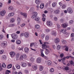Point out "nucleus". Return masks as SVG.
Returning a JSON list of instances; mask_svg holds the SVG:
<instances>
[{"mask_svg":"<svg viewBox=\"0 0 74 74\" xmlns=\"http://www.w3.org/2000/svg\"><path fill=\"white\" fill-rule=\"evenodd\" d=\"M11 36L13 39L16 40L18 38V36L16 34H11Z\"/></svg>","mask_w":74,"mask_h":74,"instance_id":"obj_1","label":"nucleus"},{"mask_svg":"<svg viewBox=\"0 0 74 74\" xmlns=\"http://www.w3.org/2000/svg\"><path fill=\"white\" fill-rule=\"evenodd\" d=\"M6 13V11L4 10H3L0 12V15L2 16H4V15Z\"/></svg>","mask_w":74,"mask_h":74,"instance_id":"obj_2","label":"nucleus"},{"mask_svg":"<svg viewBox=\"0 0 74 74\" xmlns=\"http://www.w3.org/2000/svg\"><path fill=\"white\" fill-rule=\"evenodd\" d=\"M66 30L65 29H62L61 30H60V32H62L63 34H66H66H68L69 35L70 34V33H66Z\"/></svg>","mask_w":74,"mask_h":74,"instance_id":"obj_3","label":"nucleus"},{"mask_svg":"<svg viewBox=\"0 0 74 74\" xmlns=\"http://www.w3.org/2000/svg\"><path fill=\"white\" fill-rule=\"evenodd\" d=\"M42 48L43 49H46V48H48L49 47V45H48L47 44H43L42 45Z\"/></svg>","mask_w":74,"mask_h":74,"instance_id":"obj_4","label":"nucleus"},{"mask_svg":"<svg viewBox=\"0 0 74 74\" xmlns=\"http://www.w3.org/2000/svg\"><path fill=\"white\" fill-rule=\"evenodd\" d=\"M67 11L69 12V13H70V14H71L72 13H73V10H72V9H71L70 8H67Z\"/></svg>","mask_w":74,"mask_h":74,"instance_id":"obj_5","label":"nucleus"},{"mask_svg":"<svg viewBox=\"0 0 74 74\" xmlns=\"http://www.w3.org/2000/svg\"><path fill=\"white\" fill-rule=\"evenodd\" d=\"M36 63H41V58L40 57H38V58H37Z\"/></svg>","mask_w":74,"mask_h":74,"instance_id":"obj_6","label":"nucleus"},{"mask_svg":"<svg viewBox=\"0 0 74 74\" xmlns=\"http://www.w3.org/2000/svg\"><path fill=\"white\" fill-rule=\"evenodd\" d=\"M47 25L48 26H49V27H51V26H52V22L49 21H48L47 22Z\"/></svg>","mask_w":74,"mask_h":74,"instance_id":"obj_7","label":"nucleus"},{"mask_svg":"<svg viewBox=\"0 0 74 74\" xmlns=\"http://www.w3.org/2000/svg\"><path fill=\"white\" fill-rule=\"evenodd\" d=\"M10 54L11 57H14L16 53L14 51H12L10 53Z\"/></svg>","mask_w":74,"mask_h":74,"instance_id":"obj_8","label":"nucleus"},{"mask_svg":"<svg viewBox=\"0 0 74 74\" xmlns=\"http://www.w3.org/2000/svg\"><path fill=\"white\" fill-rule=\"evenodd\" d=\"M54 41L55 43H58L60 42V39L59 38H57L54 39Z\"/></svg>","mask_w":74,"mask_h":74,"instance_id":"obj_9","label":"nucleus"},{"mask_svg":"<svg viewBox=\"0 0 74 74\" xmlns=\"http://www.w3.org/2000/svg\"><path fill=\"white\" fill-rule=\"evenodd\" d=\"M69 25L67 23H65L63 24H62V27L63 28H66V27H67Z\"/></svg>","mask_w":74,"mask_h":74,"instance_id":"obj_10","label":"nucleus"},{"mask_svg":"<svg viewBox=\"0 0 74 74\" xmlns=\"http://www.w3.org/2000/svg\"><path fill=\"white\" fill-rule=\"evenodd\" d=\"M24 37L26 38H28L29 37V34L27 32H25L24 33Z\"/></svg>","mask_w":74,"mask_h":74,"instance_id":"obj_11","label":"nucleus"},{"mask_svg":"<svg viewBox=\"0 0 74 74\" xmlns=\"http://www.w3.org/2000/svg\"><path fill=\"white\" fill-rule=\"evenodd\" d=\"M40 56L42 57H44L45 56L44 55V53H43V51H44L43 49H40Z\"/></svg>","mask_w":74,"mask_h":74,"instance_id":"obj_12","label":"nucleus"},{"mask_svg":"<svg viewBox=\"0 0 74 74\" xmlns=\"http://www.w3.org/2000/svg\"><path fill=\"white\" fill-rule=\"evenodd\" d=\"M54 13H55L56 14H58L60 13V10L57 9L56 10H54Z\"/></svg>","mask_w":74,"mask_h":74,"instance_id":"obj_13","label":"nucleus"},{"mask_svg":"<svg viewBox=\"0 0 74 74\" xmlns=\"http://www.w3.org/2000/svg\"><path fill=\"white\" fill-rule=\"evenodd\" d=\"M21 65L23 67H26V66H27V64H26L25 63H21Z\"/></svg>","mask_w":74,"mask_h":74,"instance_id":"obj_14","label":"nucleus"},{"mask_svg":"<svg viewBox=\"0 0 74 74\" xmlns=\"http://www.w3.org/2000/svg\"><path fill=\"white\" fill-rule=\"evenodd\" d=\"M20 14L21 15H23V16H25V18L27 17V14H26L25 13H23L22 12H21L20 13Z\"/></svg>","mask_w":74,"mask_h":74,"instance_id":"obj_15","label":"nucleus"},{"mask_svg":"<svg viewBox=\"0 0 74 74\" xmlns=\"http://www.w3.org/2000/svg\"><path fill=\"white\" fill-rule=\"evenodd\" d=\"M20 56V54L19 53H18L16 54V60H19V58Z\"/></svg>","mask_w":74,"mask_h":74,"instance_id":"obj_16","label":"nucleus"},{"mask_svg":"<svg viewBox=\"0 0 74 74\" xmlns=\"http://www.w3.org/2000/svg\"><path fill=\"white\" fill-rule=\"evenodd\" d=\"M51 34L53 36H56V32L55 31H52L51 32Z\"/></svg>","mask_w":74,"mask_h":74,"instance_id":"obj_17","label":"nucleus"},{"mask_svg":"<svg viewBox=\"0 0 74 74\" xmlns=\"http://www.w3.org/2000/svg\"><path fill=\"white\" fill-rule=\"evenodd\" d=\"M46 49V51H45V54L47 55H48L49 53V50L47 49Z\"/></svg>","mask_w":74,"mask_h":74,"instance_id":"obj_18","label":"nucleus"},{"mask_svg":"<svg viewBox=\"0 0 74 74\" xmlns=\"http://www.w3.org/2000/svg\"><path fill=\"white\" fill-rule=\"evenodd\" d=\"M63 48H65V50L66 51H69V47L65 45L63 46Z\"/></svg>","mask_w":74,"mask_h":74,"instance_id":"obj_19","label":"nucleus"},{"mask_svg":"<svg viewBox=\"0 0 74 74\" xmlns=\"http://www.w3.org/2000/svg\"><path fill=\"white\" fill-rule=\"evenodd\" d=\"M49 36H47L45 37V40L46 41H48L49 40Z\"/></svg>","mask_w":74,"mask_h":74,"instance_id":"obj_20","label":"nucleus"},{"mask_svg":"<svg viewBox=\"0 0 74 74\" xmlns=\"http://www.w3.org/2000/svg\"><path fill=\"white\" fill-rule=\"evenodd\" d=\"M61 42H62V44H66L67 43V41L64 39H62L61 40Z\"/></svg>","mask_w":74,"mask_h":74,"instance_id":"obj_21","label":"nucleus"},{"mask_svg":"<svg viewBox=\"0 0 74 74\" xmlns=\"http://www.w3.org/2000/svg\"><path fill=\"white\" fill-rule=\"evenodd\" d=\"M12 65L11 64H9L7 66V68L8 69H11L12 67Z\"/></svg>","mask_w":74,"mask_h":74,"instance_id":"obj_22","label":"nucleus"},{"mask_svg":"<svg viewBox=\"0 0 74 74\" xmlns=\"http://www.w3.org/2000/svg\"><path fill=\"white\" fill-rule=\"evenodd\" d=\"M56 5H57V3L56 2H54L52 3V6H53V7H55L56 6Z\"/></svg>","mask_w":74,"mask_h":74,"instance_id":"obj_23","label":"nucleus"},{"mask_svg":"<svg viewBox=\"0 0 74 74\" xmlns=\"http://www.w3.org/2000/svg\"><path fill=\"white\" fill-rule=\"evenodd\" d=\"M24 51L25 52H27L28 51H29V49L27 47L25 48L24 49Z\"/></svg>","mask_w":74,"mask_h":74,"instance_id":"obj_24","label":"nucleus"},{"mask_svg":"<svg viewBox=\"0 0 74 74\" xmlns=\"http://www.w3.org/2000/svg\"><path fill=\"white\" fill-rule=\"evenodd\" d=\"M60 48H61V46L60 45H58L57 46L56 49L57 50H59L60 49Z\"/></svg>","mask_w":74,"mask_h":74,"instance_id":"obj_25","label":"nucleus"},{"mask_svg":"<svg viewBox=\"0 0 74 74\" xmlns=\"http://www.w3.org/2000/svg\"><path fill=\"white\" fill-rule=\"evenodd\" d=\"M24 59V57H23V55H21L19 58L20 60H23Z\"/></svg>","mask_w":74,"mask_h":74,"instance_id":"obj_26","label":"nucleus"},{"mask_svg":"<svg viewBox=\"0 0 74 74\" xmlns=\"http://www.w3.org/2000/svg\"><path fill=\"white\" fill-rule=\"evenodd\" d=\"M6 45H7V44L5 43H2L1 44V46L2 47H5Z\"/></svg>","mask_w":74,"mask_h":74,"instance_id":"obj_27","label":"nucleus"},{"mask_svg":"<svg viewBox=\"0 0 74 74\" xmlns=\"http://www.w3.org/2000/svg\"><path fill=\"white\" fill-rule=\"evenodd\" d=\"M16 43L17 44H20L21 43V41L20 40H17L16 41Z\"/></svg>","mask_w":74,"mask_h":74,"instance_id":"obj_28","label":"nucleus"},{"mask_svg":"<svg viewBox=\"0 0 74 74\" xmlns=\"http://www.w3.org/2000/svg\"><path fill=\"white\" fill-rule=\"evenodd\" d=\"M52 63V62L50 60L48 61L47 63V65H48L49 66V65H51V64Z\"/></svg>","mask_w":74,"mask_h":74,"instance_id":"obj_29","label":"nucleus"},{"mask_svg":"<svg viewBox=\"0 0 74 74\" xmlns=\"http://www.w3.org/2000/svg\"><path fill=\"white\" fill-rule=\"evenodd\" d=\"M44 7V4H40V8H41V9H42Z\"/></svg>","mask_w":74,"mask_h":74,"instance_id":"obj_30","label":"nucleus"},{"mask_svg":"<svg viewBox=\"0 0 74 74\" xmlns=\"http://www.w3.org/2000/svg\"><path fill=\"white\" fill-rule=\"evenodd\" d=\"M35 60L34 59V58L33 57H31L30 58V61L31 62H34Z\"/></svg>","mask_w":74,"mask_h":74,"instance_id":"obj_31","label":"nucleus"},{"mask_svg":"<svg viewBox=\"0 0 74 74\" xmlns=\"http://www.w3.org/2000/svg\"><path fill=\"white\" fill-rule=\"evenodd\" d=\"M35 27L36 29H38L40 28V25H36Z\"/></svg>","mask_w":74,"mask_h":74,"instance_id":"obj_32","label":"nucleus"},{"mask_svg":"<svg viewBox=\"0 0 74 74\" xmlns=\"http://www.w3.org/2000/svg\"><path fill=\"white\" fill-rule=\"evenodd\" d=\"M32 67L34 70H37V67L36 65H33L32 66Z\"/></svg>","mask_w":74,"mask_h":74,"instance_id":"obj_33","label":"nucleus"},{"mask_svg":"<svg viewBox=\"0 0 74 74\" xmlns=\"http://www.w3.org/2000/svg\"><path fill=\"white\" fill-rule=\"evenodd\" d=\"M35 2L37 4H39L40 3V0H36Z\"/></svg>","mask_w":74,"mask_h":74,"instance_id":"obj_34","label":"nucleus"},{"mask_svg":"<svg viewBox=\"0 0 74 74\" xmlns=\"http://www.w3.org/2000/svg\"><path fill=\"white\" fill-rule=\"evenodd\" d=\"M40 17H36L35 19V20L36 21H39V20H40Z\"/></svg>","mask_w":74,"mask_h":74,"instance_id":"obj_35","label":"nucleus"},{"mask_svg":"<svg viewBox=\"0 0 74 74\" xmlns=\"http://www.w3.org/2000/svg\"><path fill=\"white\" fill-rule=\"evenodd\" d=\"M45 34H43L41 35L40 36V37L42 39H44V37H45Z\"/></svg>","mask_w":74,"mask_h":74,"instance_id":"obj_36","label":"nucleus"},{"mask_svg":"<svg viewBox=\"0 0 74 74\" xmlns=\"http://www.w3.org/2000/svg\"><path fill=\"white\" fill-rule=\"evenodd\" d=\"M8 9L9 10H12L14 9V8L12 6H10L9 7Z\"/></svg>","mask_w":74,"mask_h":74,"instance_id":"obj_37","label":"nucleus"},{"mask_svg":"<svg viewBox=\"0 0 74 74\" xmlns=\"http://www.w3.org/2000/svg\"><path fill=\"white\" fill-rule=\"evenodd\" d=\"M17 22H18V23H19L20 22H21V18L19 17H18L17 19Z\"/></svg>","mask_w":74,"mask_h":74,"instance_id":"obj_38","label":"nucleus"},{"mask_svg":"<svg viewBox=\"0 0 74 74\" xmlns=\"http://www.w3.org/2000/svg\"><path fill=\"white\" fill-rule=\"evenodd\" d=\"M9 73H11V71L9 70H7L5 72V74H9Z\"/></svg>","mask_w":74,"mask_h":74,"instance_id":"obj_39","label":"nucleus"},{"mask_svg":"<svg viewBox=\"0 0 74 74\" xmlns=\"http://www.w3.org/2000/svg\"><path fill=\"white\" fill-rule=\"evenodd\" d=\"M14 15V13H10L9 14V16H12Z\"/></svg>","mask_w":74,"mask_h":74,"instance_id":"obj_40","label":"nucleus"},{"mask_svg":"<svg viewBox=\"0 0 74 74\" xmlns=\"http://www.w3.org/2000/svg\"><path fill=\"white\" fill-rule=\"evenodd\" d=\"M2 58L3 60H5L7 58V57L5 55H4L2 56Z\"/></svg>","mask_w":74,"mask_h":74,"instance_id":"obj_41","label":"nucleus"},{"mask_svg":"<svg viewBox=\"0 0 74 74\" xmlns=\"http://www.w3.org/2000/svg\"><path fill=\"white\" fill-rule=\"evenodd\" d=\"M16 67L17 69H20V68L21 67L20 65L18 64L16 65Z\"/></svg>","mask_w":74,"mask_h":74,"instance_id":"obj_42","label":"nucleus"},{"mask_svg":"<svg viewBox=\"0 0 74 74\" xmlns=\"http://www.w3.org/2000/svg\"><path fill=\"white\" fill-rule=\"evenodd\" d=\"M66 5L64 4L62 6V9H64L66 8Z\"/></svg>","mask_w":74,"mask_h":74,"instance_id":"obj_43","label":"nucleus"},{"mask_svg":"<svg viewBox=\"0 0 74 74\" xmlns=\"http://www.w3.org/2000/svg\"><path fill=\"white\" fill-rule=\"evenodd\" d=\"M14 21H15V19L14 18H12L10 19V22L11 23H13L14 22Z\"/></svg>","mask_w":74,"mask_h":74,"instance_id":"obj_44","label":"nucleus"},{"mask_svg":"<svg viewBox=\"0 0 74 74\" xmlns=\"http://www.w3.org/2000/svg\"><path fill=\"white\" fill-rule=\"evenodd\" d=\"M52 48L53 49H56V46L55 45H52Z\"/></svg>","mask_w":74,"mask_h":74,"instance_id":"obj_45","label":"nucleus"},{"mask_svg":"<svg viewBox=\"0 0 74 74\" xmlns=\"http://www.w3.org/2000/svg\"><path fill=\"white\" fill-rule=\"evenodd\" d=\"M34 15L35 16H37V15H38V13L37 12H34Z\"/></svg>","mask_w":74,"mask_h":74,"instance_id":"obj_46","label":"nucleus"},{"mask_svg":"<svg viewBox=\"0 0 74 74\" xmlns=\"http://www.w3.org/2000/svg\"><path fill=\"white\" fill-rule=\"evenodd\" d=\"M25 25H26V24H25V23H23L21 25V26L22 27H25Z\"/></svg>","mask_w":74,"mask_h":74,"instance_id":"obj_47","label":"nucleus"},{"mask_svg":"<svg viewBox=\"0 0 74 74\" xmlns=\"http://www.w3.org/2000/svg\"><path fill=\"white\" fill-rule=\"evenodd\" d=\"M3 37L4 36L3 35H0V40H2V39H3Z\"/></svg>","mask_w":74,"mask_h":74,"instance_id":"obj_48","label":"nucleus"},{"mask_svg":"<svg viewBox=\"0 0 74 74\" xmlns=\"http://www.w3.org/2000/svg\"><path fill=\"white\" fill-rule=\"evenodd\" d=\"M15 26V25L14 24H11L9 25V27H14Z\"/></svg>","mask_w":74,"mask_h":74,"instance_id":"obj_49","label":"nucleus"},{"mask_svg":"<svg viewBox=\"0 0 74 74\" xmlns=\"http://www.w3.org/2000/svg\"><path fill=\"white\" fill-rule=\"evenodd\" d=\"M45 31L47 33H49V32H51V30L48 29H45Z\"/></svg>","mask_w":74,"mask_h":74,"instance_id":"obj_50","label":"nucleus"},{"mask_svg":"<svg viewBox=\"0 0 74 74\" xmlns=\"http://www.w3.org/2000/svg\"><path fill=\"white\" fill-rule=\"evenodd\" d=\"M73 22H74V21H73L70 20L69 22V23L70 25H71V24H73Z\"/></svg>","mask_w":74,"mask_h":74,"instance_id":"obj_51","label":"nucleus"},{"mask_svg":"<svg viewBox=\"0 0 74 74\" xmlns=\"http://www.w3.org/2000/svg\"><path fill=\"white\" fill-rule=\"evenodd\" d=\"M60 22H61V23H63V22H64V20L62 18H61L60 20Z\"/></svg>","mask_w":74,"mask_h":74,"instance_id":"obj_52","label":"nucleus"},{"mask_svg":"<svg viewBox=\"0 0 74 74\" xmlns=\"http://www.w3.org/2000/svg\"><path fill=\"white\" fill-rule=\"evenodd\" d=\"M64 69L65 70H69V67L68 66H66L64 68Z\"/></svg>","mask_w":74,"mask_h":74,"instance_id":"obj_53","label":"nucleus"},{"mask_svg":"<svg viewBox=\"0 0 74 74\" xmlns=\"http://www.w3.org/2000/svg\"><path fill=\"white\" fill-rule=\"evenodd\" d=\"M23 56L24 58V59L25 58H27V55H26V54H24L23 55Z\"/></svg>","mask_w":74,"mask_h":74,"instance_id":"obj_54","label":"nucleus"},{"mask_svg":"<svg viewBox=\"0 0 74 74\" xmlns=\"http://www.w3.org/2000/svg\"><path fill=\"white\" fill-rule=\"evenodd\" d=\"M43 66H40V71H42V70H43Z\"/></svg>","mask_w":74,"mask_h":74,"instance_id":"obj_55","label":"nucleus"},{"mask_svg":"<svg viewBox=\"0 0 74 74\" xmlns=\"http://www.w3.org/2000/svg\"><path fill=\"white\" fill-rule=\"evenodd\" d=\"M50 71L51 72V73H52V72H53L54 71V69L53 68H51L50 70Z\"/></svg>","mask_w":74,"mask_h":74,"instance_id":"obj_56","label":"nucleus"},{"mask_svg":"<svg viewBox=\"0 0 74 74\" xmlns=\"http://www.w3.org/2000/svg\"><path fill=\"white\" fill-rule=\"evenodd\" d=\"M34 44H35V43H32L30 45V46L31 47H33V46H34Z\"/></svg>","mask_w":74,"mask_h":74,"instance_id":"obj_57","label":"nucleus"},{"mask_svg":"<svg viewBox=\"0 0 74 74\" xmlns=\"http://www.w3.org/2000/svg\"><path fill=\"white\" fill-rule=\"evenodd\" d=\"M4 52V50H1L0 51V54L1 55L3 54Z\"/></svg>","mask_w":74,"mask_h":74,"instance_id":"obj_58","label":"nucleus"},{"mask_svg":"<svg viewBox=\"0 0 74 74\" xmlns=\"http://www.w3.org/2000/svg\"><path fill=\"white\" fill-rule=\"evenodd\" d=\"M34 7L31 8L30 9L29 11H33L34 10Z\"/></svg>","mask_w":74,"mask_h":74,"instance_id":"obj_59","label":"nucleus"},{"mask_svg":"<svg viewBox=\"0 0 74 74\" xmlns=\"http://www.w3.org/2000/svg\"><path fill=\"white\" fill-rule=\"evenodd\" d=\"M54 20L55 21H58V18L56 17H54Z\"/></svg>","mask_w":74,"mask_h":74,"instance_id":"obj_60","label":"nucleus"},{"mask_svg":"<svg viewBox=\"0 0 74 74\" xmlns=\"http://www.w3.org/2000/svg\"><path fill=\"white\" fill-rule=\"evenodd\" d=\"M12 70H16V68H15V67L14 66H12Z\"/></svg>","mask_w":74,"mask_h":74,"instance_id":"obj_61","label":"nucleus"},{"mask_svg":"<svg viewBox=\"0 0 74 74\" xmlns=\"http://www.w3.org/2000/svg\"><path fill=\"white\" fill-rule=\"evenodd\" d=\"M2 67L4 68L5 67H6V65H5V63H3L2 65Z\"/></svg>","mask_w":74,"mask_h":74,"instance_id":"obj_62","label":"nucleus"},{"mask_svg":"<svg viewBox=\"0 0 74 74\" xmlns=\"http://www.w3.org/2000/svg\"><path fill=\"white\" fill-rule=\"evenodd\" d=\"M27 65L28 66V67H30V66H32V63H28L27 64Z\"/></svg>","mask_w":74,"mask_h":74,"instance_id":"obj_63","label":"nucleus"},{"mask_svg":"<svg viewBox=\"0 0 74 74\" xmlns=\"http://www.w3.org/2000/svg\"><path fill=\"white\" fill-rule=\"evenodd\" d=\"M23 36H25V33H22L21 34V37H23Z\"/></svg>","mask_w":74,"mask_h":74,"instance_id":"obj_64","label":"nucleus"}]
</instances>
